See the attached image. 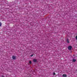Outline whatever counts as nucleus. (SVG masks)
I'll return each instance as SVG.
<instances>
[{
    "label": "nucleus",
    "instance_id": "obj_8",
    "mask_svg": "<svg viewBox=\"0 0 77 77\" xmlns=\"http://www.w3.org/2000/svg\"><path fill=\"white\" fill-rule=\"evenodd\" d=\"M2 26V23L0 22V27Z\"/></svg>",
    "mask_w": 77,
    "mask_h": 77
},
{
    "label": "nucleus",
    "instance_id": "obj_2",
    "mask_svg": "<svg viewBox=\"0 0 77 77\" xmlns=\"http://www.w3.org/2000/svg\"><path fill=\"white\" fill-rule=\"evenodd\" d=\"M12 57L13 58V59H14V60L16 59V57L15 56H13Z\"/></svg>",
    "mask_w": 77,
    "mask_h": 77
},
{
    "label": "nucleus",
    "instance_id": "obj_7",
    "mask_svg": "<svg viewBox=\"0 0 77 77\" xmlns=\"http://www.w3.org/2000/svg\"><path fill=\"white\" fill-rule=\"evenodd\" d=\"M29 64H31L32 63V62L31 61H29Z\"/></svg>",
    "mask_w": 77,
    "mask_h": 77
},
{
    "label": "nucleus",
    "instance_id": "obj_4",
    "mask_svg": "<svg viewBox=\"0 0 77 77\" xmlns=\"http://www.w3.org/2000/svg\"><path fill=\"white\" fill-rule=\"evenodd\" d=\"M67 43H68V44H69V40L68 38H67Z\"/></svg>",
    "mask_w": 77,
    "mask_h": 77
},
{
    "label": "nucleus",
    "instance_id": "obj_10",
    "mask_svg": "<svg viewBox=\"0 0 77 77\" xmlns=\"http://www.w3.org/2000/svg\"><path fill=\"white\" fill-rule=\"evenodd\" d=\"M55 74H56V73H53V75H55Z\"/></svg>",
    "mask_w": 77,
    "mask_h": 77
},
{
    "label": "nucleus",
    "instance_id": "obj_1",
    "mask_svg": "<svg viewBox=\"0 0 77 77\" xmlns=\"http://www.w3.org/2000/svg\"><path fill=\"white\" fill-rule=\"evenodd\" d=\"M68 48L69 50H71L72 48V47H71V46H69Z\"/></svg>",
    "mask_w": 77,
    "mask_h": 77
},
{
    "label": "nucleus",
    "instance_id": "obj_5",
    "mask_svg": "<svg viewBox=\"0 0 77 77\" xmlns=\"http://www.w3.org/2000/svg\"><path fill=\"white\" fill-rule=\"evenodd\" d=\"M37 61V60L36 59H34L33 60V61L34 62H36Z\"/></svg>",
    "mask_w": 77,
    "mask_h": 77
},
{
    "label": "nucleus",
    "instance_id": "obj_6",
    "mask_svg": "<svg viewBox=\"0 0 77 77\" xmlns=\"http://www.w3.org/2000/svg\"><path fill=\"white\" fill-rule=\"evenodd\" d=\"M75 61H76V60H75V59H73V61L74 62H75Z\"/></svg>",
    "mask_w": 77,
    "mask_h": 77
},
{
    "label": "nucleus",
    "instance_id": "obj_3",
    "mask_svg": "<svg viewBox=\"0 0 77 77\" xmlns=\"http://www.w3.org/2000/svg\"><path fill=\"white\" fill-rule=\"evenodd\" d=\"M63 77H66L67 75L66 74H63L62 75Z\"/></svg>",
    "mask_w": 77,
    "mask_h": 77
},
{
    "label": "nucleus",
    "instance_id": "obj_9",
    "mask_svg": "<svg viewBox=\"0 0 77 77\" xmlns=\"http://www.w3.org/2000/svg\"><path fill=\"white\" fill-rule=\"evenodd\" d=\"M75 38H76V39L77 40V35L76 36Z\"/></svg>",
    "mask_w": 77,
    "mask_h": 77
},
{
    "label": "nucleus",
    "instance_id": "obj_12",
    "mask_svg": "<svg viewBox=\"0 0 77 77\" xmlns=\"http://www.w3.org/2000/svg\"><path fill=\"white\" fill-rule=\"evenodd\" d=\"M2 77H5V76H3V75H2Z\"/></svg>",
    "mask_w": 77,
    "mask_h": 77
},
{
    "label": "nucleus",
    "instance_id": "obj_11",
    "mask_svg": "<svg viewBox=\"0 0 77 77\" xmlns=\"http://www.w3.org/2000/svg\"><path fill=\"white\" fill-rule=\"evenodd\" d=\"M33 56V55L32 54V55H31L30 56H31V57H32V56Z\"/></svg>",
    "mask_w": 77,
    "mask_h": 77
}]
</instances>
